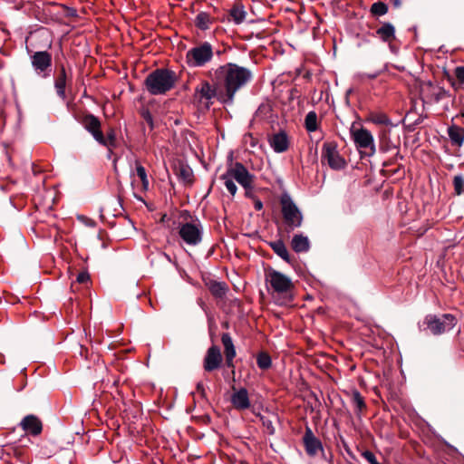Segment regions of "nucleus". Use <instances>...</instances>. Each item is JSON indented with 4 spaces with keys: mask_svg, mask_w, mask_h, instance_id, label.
Returning a JSON list of instances; mask_svg holds the SVG:
<instances>
[{
    "mask_svg": "<svg viewBox=\"0 0 464 464\" xmlns=\"http://www.w3.org/2000/svg\"><path fill=\"white\" fill-rule=\"evenodd\" d=\"M65 10H66V15L67 16H70V17L77 16V13H76V10L74 8L65 6Z\"/></svg>",
    "mask_w": 464,
    "mask_h": 464,
    "instance_id": "de8ad7c7",
    "label": "nucleus"
},
{
    "mask_svg": "<svg viewBox=\"0 0 464 464\" xmlns=\"http://www.w3.org/2000/svg\"><path fill=\"white\" fill-rule=\"evenodd\" d=\"M388 12V5L383 2H376L371 6V13L373 15H384Z\"/></svg>",
    "mask_w": 464,
    "mask_h": 464,
    "instance_id": "c9c22d12",
    "label": "nucleus"
},
{
    "mask_svg": "<svg viewBox=\"0 0 464 464\" xmlns=\"http://www.w3.org/2000/svg\"><path fill=\"white\" fill-rule=\"evenodd\" d=\"M453 186L457 195L462 194L464 187V177L462 175H456L453 178Z\"/></svg>",
    "mask_w": 464,
    "mask_h": 464,
    "instance_id": "e433bc0d",
    "label": "nucleus"
},
{
    "mask_svg": "<svg viewBox=\"0 0 464 464\" xmlns=\"http://www.w3.org/2000/svg\"><path fill=\"white\" fill-rule=\"evenodd\" d=\"M223 362L221 350L218 345H211L203 359V369L207 372L218 370Z\"/></svg>",
    "mask_w": 464,
    "mask_h": 464,
    "instance_id": "ddd939ff",
    "label": "nucleus"
},
{
    "mask_svg": "<svg viewBox=\"0 0 464 464\" xmlns=\"http://www.w3.org/2000/svg\"><path fill=\"white\" fill-rule=\"evenodd\" d=\"M140 114L142 117V119L148 123L150 130L154 129V121L153 117L148 108H141L140 111Z\"/></svg>",
    "mask_w": 464,
    "mask_h": 464,
    "instance_id": "4c0bfd02",
    "label": "nucleus"
},
{
    "mask_svg": "<svg viewBox=\"0 0 464 464\" xmlns=\"http://www.w3.org/2000/svg\"><path fill=\"white\" fill-rule=\"evenodd\" d=\"M254 208L256 210L259 211L263 208V203L260 199L256 198L254 201Z\"/></svg>",
    "mask_w": 464,
    "mask_h": 464,
    "instance_id": "09e8293b",
    "label": "nucleus"
},
{
    "mask_svg": "<svg viewBox=\"0 0 464 464\" xmlns=\"http://www.w3.org/2000/svg\"><path fill=\"white\" fill-rule=\"evenodd\" d=\"M236 356H225V361H226V365L227 368H231L232 369V373L234 374L235 373V371H234V368H235V364H234V358Z\"/></svg>",
    "mask_w": 464,
    "mask_h": 464,
    "instance_id": "49530a36",
    "label": "nucleus"
},
{
    "mask_svg": "<svg viewBox=\"0 0 464 464\" xmlns=\"http://www.w3.org/2000/svg\"><path fill=\"white\" fill-rule=\"evenodd\" d=\"M221 342L224 346L225 356H236V348L233 340L228 333H224L221 336Z\"/></svg>",
    "mask_w": 464,
    "mask_h": 464,
    "instance_id": "c85d7f7f",
    "label": "nucleus"
},
{
    "mask_svg": "<svg viewBox=\"0 0 464 464\" xmlns=\"http://www.w3.org/2000/svg\"><path fill=\"white\" fill-rule=\"evenodd\" d=\"M229 15L237 24H242L246 16V12L241 4H235L229 11Z\"/></svg>",
    "mask_w": 464,
    "mask_h": 464,
    "instance_id": "cd10ccee",
    "label": "nucleus"
},
{
    "mask_svg": "<svg viewBox=\"0 0 464 464\" xmlns=\"http://www.w3.org/2000/svg\"><path fill=\"white\" fill-rule=\"evenodd\" d=\"M369 120L377 125L393 126L390 118L382 112H371Z\"/></svg>",
    "mask_w": 464,
    "mask_h": 464,
    "instance_id": "7c9ffc66",
    "label": "nucleus"
},
{
    "mask_svg": "<svg viewBox=\"0 0 464 464\" xmlns=\"http://www.w3.org/2000/svg\"><path fill=\"white\" fill-rule=\"evenodd\" d=\"M208 290L216 298H223L228 291V285L225 282L210 281L208 284Z\"/></svg>",
    "mask_w": 464,
    "mask_h": 464,
    "instance_id": "a878e982",
    "label": "nucleus"
},
{
    "mask_svg": "<svg viewBox=\"0 0 464 464\" xmlns=\"http://www.w3.org/2000/svg\"><path fill=\"white\" fill-rule=\"evenodd\" d=\"M216 53H217L218 55H221L222 52L218 50V51H217V52H216Z\"/></svg>",
    "mask_w": 464,
    "mask_h": 464,
    "instance_id": "4d7b16f0",
    "label": "nucleus"
},
{
    "mask_svg": "<svg viewBox=\"0 0 464 464\" xmlns=\"http://www.w3.org/2000/svg\"><path fill=\"white\" fill-rule=\"evenodd\" d=\"M174 172L180 181L186 184L192 183L193 171L189 166L179 162L175 165Z\"/></svg>",
    "mask_w": 464,
    "mask_h": 464,
    "instance_id": "5701e85b",
    "label": "nucleus"
},
{
    "mask_svg": "<svg viewBox=\"0 0 464 464\" xmlns=\"http://www.w3.org/2000/svg\"><path fill=\"white\" fill-rule=\"evenodd\" d=\"M397 146L393 144L389 136L388 130H382L379 137V149L382 152H388L392 149H396Z\"/></svg>",
    "mask_w": 464,
    "mask_h": 464,
    "instance_id": "bb28decb",
    "label": "nucleus"
},
{
    "mask_svg": "<svg viewBox=\"0 0 464 464\" xmlns=\"http://www.w3.org/2000/svg\"><path fill=\"white\" fill-rule=\"evenodd\" d=\"M90 281V275L87 271H82L77 275L76 282L79 284H87Z\"/></svg>",
    "mask_w": 464,
    "mask_h": 464,
    "instance_id": "37998d69",
    "label": "nucleus"
},
{
    "mask_svg": "<svg viewBox=\"0 0 464 464\" xmlns=\"http://www.w3.org/2000/svg\"><path fill=\"white\" fill-rule=\"evenodd\" d=\"M310 241L303 234H296L291 240V247L295 253L308 252L310 249Z\"/></svg>",
    "mask_w": 464,
    "mask_h": 464,
    "instance_id": "412c9836",
    "label": "nucleus"
},
{
    "mask_svg": "<svg viewBox=\"0 0 464 464\" xmlns=\"http://www.w3.org/2000/svg\"><path fill=\"white\" fill-rule=\"evenodd\" d=\"M393 2H394L395 5H400V0H393Z\"/></svg>",
    "mask_w": 464,
    "mask_h": 464,
    "instance_id": "6e6d98bb",
    "label": "nucleus"
},
{
    "mask_svg": "<svg viewBox=\"0 0 464 464\" xmlns=\"http://www.w3.org/2000/svg\"><path fill=\"white\" fill-rule=\"evenodd\" d=\"M76 121L93 137L99 144H106L105 136L102 130V123L98 117L83 112L75 115Z\"/></svg>",
    "mask_w": 464,
    "mask_h": 464,
    "instance_id": "423d86ee",
    "label": "nucleus"
},
{
    "mask_svg": "<svg viewBox=\"0 0 464 464\" xmlns=\"http://www.w3.org/2000/svg\"><path fill=\"white\" fill-rule=\"evenodd\" d=\"M266 280L278 294L290 292L294 288V284L288 276L273 268L266 271Z\"/></svg>",
    "mask_w": 464,
    "mask_h": 464,
    "instance_id": "1a4fd4ad",
    "label": "nucleus"
},
{
    "mask_svg": "<svg viewBox=\"0 0 464 464\" xmlns=\"http://www.w3.org/2000/svg\"><path fill=\"white\" fill-rule=\"evenodd\" d=\"M220 179L224 180V184L227 188V189L229 191V193L232 196H235L237 191V187L233 181V178L228 175V172L226 171L223 175L220 176Z\"/></svg>",
    "mask_w": 464,
    "mask_h": 464,
    "instance_id": "72a5a7b5",
    "label": "nucleus"
},
{
    "mask_svg": "<svg viewBox=\"0 0 464 464\" xmlns=\"http://www.w3.org/2000/svg\"><path fill=\"white\" fill-rule=\"evenodd\" d=\"M105 140L107 142H106V144H102V146H105V147H115L116 146V134H115V130L112 128H111L107 131V136L105 137Z\"/></svg>",
    "mask_w": 464,
    "mask_h": 464,
    "instance_id": "58836bf2",
    "label": "nucleus"
},
{
    "mask_svg": "<svg viewBox=\"0 0 464 464\" xmlns=\"http://www.w3.org/2000/svg\"><path fill=\"white\" fill-rule=\"evenodd\" d=\"M253 78L252 72L234 63L218 67L211 74L212 82L223 91L224 103H232L235 94Z\"/></svg>",
    "mask_w": 464,
    "mask_h": 464,
    "instance_id": "f257e3e1",
    "label": "nucleus"
},
{
    "mask_svg": "<svg viewBox=\"0 0 464 464\" xmlns=\"http://www.w3.org/2000/svg\"><path fill=\"white\" fill-rule=\"evenodd\" d=\"M216 22V18L211 16L207 12H199L195 20L194 24L195 26L201 30V31H207L210 28V25L213 24Z\"/></svg>",
    "mask_w": 464,
    "mask_h": 464,
    "instance_id": "4be33fe9",
    "label": "nucleus"
},
{
    "mask_svg": "<svg viewBox=\"0 0 464 464\" xmlns=\"http://www.w3.org/2000/svg\"><path fill=\"white\" fill-rule=\"evenodd\" d=\"M32 65L34 69L38 72H45L50 70L52 65V54L47 51L35 52L31 56Z\"/></svg>",
    "mask_w": 464,
    "mask_h": 464,
    "instance_id": "2eb2a0df",
    "label": "nucleus"
},
{
    "mask_svg": "<svg viewBox=\"0 0 464 464\" xmlns=\"http://www.w3.org/2000/svg\"><path fill=\"white\" fill-rule=\"evenodd\" d=\"M231 403L237 411H245L250 408L251 403L248 398V392L246 388H240L231 396Z\"/></svg>",
    "mask_w": 464,
    "mask_h": 464,
    "instance_id": "a211bd4d",
    "label": "nucleus"
},
{
    "mask_svg": "<svg viewBox=\"0 0 464 464\" xmlns=\"http://www.w3.org/2000/svg\"><path fill=\"white\" fill-rule=\"evenodd\" d=\"M382 73V71H375L373 72H362V73H360L358 76L363 80L365 78L367 79H370V80H374L376 79L380 74Z\"/></svg>",
    "mask_w": 464,
    "mask_h": 464,
    "instance_id": "c03bdc74",
    "label": "nucleus"
},
{
    "mask_svg": "<svg viewBox=\"0 0 464 464\" xmlns=\"http://www.w3.org/2000/svg\"><path fill=\"white\" fill-rule=\"evenodd\" d=\"M58 72L54 78V88L56 90L57 95L62 99H66L65 89L67 86L68 81L72 82V77H68L66 69L63 63H57Z\"/></svg>",
    "mask_w": 464,
    "mask_h": 464,
    "instance_id": "dca6fc26",
    "label": "nucleus"
},
{
    "mask_svg": "<svg viewBox=\"0 0 464 464\" xmlns=\"http://www.w3.org/2000/svg\"><path fill=\"white\" fill-rule=\"evenodd\" d=\"M165 218H166V215H164V216L162 217V219H161V220H162V221H163V220H165Z\"/></svg>",
    "mask_w": 464,
    "mask_h": 464,
    "instance_id": "bf43d9fd",
    "label": "nucleus"
},
{
    "mask_svg": "<svg viewBox=\"0 0 464 464\" xmlns=\"http://www.w3.org/2000/svg\"><path fill=\"white\" fill-rule=\"evenodd\" d=\"M455 77L460 85H464V65L457 66L454 70Z\"/></svg>",
    "mask_w": 464,
    "mask_h": 464,
    "instance_id": "a19ab883",
    "label": "nucleus"
},
{
    "mask_svg": "<svg viewBox=\"0 0 464 464\" xmlns=\"http://www.w3.org/2000/svg\"><path fill=\"white\" fill-rule=\"evenodd\" d=\"M351 134L358 149H364L369 150L361 152L362 158L364 156L371 157L374 155L376 148L374 144L373 136L367 129L362 127L359 130H352Z\"/></svg>",
    "mask_w": 464,
    "mask_h": 464,
    "instance_id": "0eeeda50",
    "label": "nucleus"
},
{
    "mask_svg": "<svg viewBox=\"0 0 464 464\" xmlns=\"http://www.w3.org/2000/svg\"><path fill=\"white\" fill-rule=\"evenodd\" d=\"M362 456L370 463V464H381L371 450H363L362 452Z\"/></svg>",
    "mask_w": 464,
    "mask_h": 464,
    "instance_id": "ea45409f",
    "label": "nucleus"
},
{
    "mask_svg": "<svg viewBox=\"0 0 464 464\" xmlns=\"http://www.w3.org/2000/svg\"><path fill=\"white\" fill-rule=\"evenodd\" d=\"M256 364L259 369L266 371L271 368L272 359L268 353L261 351L256 355Z\"/></svg>",
    "mask_w": 464,
    "mask_h": 464,
    "instance_id": "c756f323",
    "label": "nucleus"
},
{
    "mask_svg": "<svg viewBox=\"0 0 464 464\" xmlns=\"http://www.w3.org/2000/svg\"><path fill=\"white\" fill-rule=\"evenodd\" d=\"M303 443L307 455L314 457L319 450H323L324 447L321 440L316 438L309 426L305 427L303 437Z\"/></svg>",
    "mask_w": 464,
    "mask_h": 464,
    "instance_id": "4468645a",
    "label": "nucleus"
},
{
    "mask_svg": "<svg viewBox=\"0 0 464 464\" xmlns=\"http://www.w3.org/2000/svg\"><path fill=\"white\" fill-rule=\"evenodd\" d=\"M179 237L185 243L197 246L202 241V228L200 225L187 222L179 227Z\"/></svg>",
    "mask_w": 464,
    "mask_h": 464,
    "instance_id": "f8f14e48",
    "label": "nucleus"
},
{
    "mask_svg": "<svg viewBox=\"0 0 464 464\" xmlns=\"http://www.w3.org/2000/svg\"><path fill=\"white\" fill-rule=\"evenodd\" d=\"M248 137L250 139L251 147H255L256 145V140L252 136V134H248Z\"/></svg>",
    "mask_w": 464,
    "mask_h": 464,
    "instance_id": "5fc2aeb1",
    "label": "nucleus"
},
{
    "mask_svg": "<svg viewBox=\"0 0 464 464\" xmlns=\"http://www.w3.org/2000/svg\"><path fill=\"white\" fill-rule=\"evenodd\" d=\"M404 157L398 151L392 158L382 163L383 167H390L394 165L399 160H403Z\"/></svg>",
    "mask_w": 464,
    "mask_h": 464,
    "instance_id": "79ce46f5",
    "label": "nucleus"
},
{
    "mask_svg": "<svg viewBox=\"0 0 464 464\" xmlns=\"http://www.w3.org/2000/svg\"><path fill=\"white\" fill-rule=\"evenodd\" d=\"M401 169H403V166L401 164H399L396 169L390 170V172L392 175H395V174L399 173Z\"/></svg>",
    "mask_w": 464,
    "mask_h": 464,
    "instance_id": "603ef678",
    "label": "nucleus"
},
{
    "mask_svg": "<svg viewBox=\"0 0 464 464\" xmlns=\"http://www.w3.org/2000/svg\"><path fill=\"white\" fill-rule=\"evenodd\" d=\"M423 324L436 335L450 330L456 324V318L450 314H443L442 318L429 314L425 317Z\"/></svg>",
    "mask_w": 464,
    "mask_h": 464,
    "instance_id": "6e6552de",
    "label": "nucleus"
},
{
    "mask_svg": "<svg viewBox=\"0 0 464 464\" xmlns=\"http://www.w3.org/2000/svg\"><path fill=\"white\" fill-rule=\"evenodd\" d=\"M448 135L453 145L461 147L464 142V128L458 125H451L448 128Z\"/></svg>",
    "mask_w": 464,
    "mask_h": 464,
    "instance_id": "b1692460",
    "label": "nucleus"
},
{
    "mask_svg": "<svg viewBox=\"0 0 464 464\" xmlns=\"http://www.w3.org/2000/svg\"><path fill=\"white\" fill-rule=\"evenodd\" d=\"M326 160L329 167L334 170H340L345 168L344 159L337 151V146L334 142H325L322 149V161Z\"/></svg>",
    "mask_w": 464,
    "mask_h": 464,
    "instance_id": "9d476101",
    "label": "nucleus"
},
{
    "mask_svg": "<svg viewBox=\"0 0 464 464\" xmlns=\"http://www.w3.org/2000/svg\"><path fill=\"white\" fill-rule=\"evenodd\" d=\"M269 246L273 249V251L280 256L284 261H285L288 264H293L295 259L294 257L289 254L285 244L283 240L278 239L276 241L268 242Z\"/></svg>",
    "mask_w": 464,
    "mask_h": 464,
    "instance_id": "aec40b11",
    "label": "nucleus"
},
{
    "mask_svg": "<svg viewBox=\"0 0 464 464\" xmlns=\"http://www.w3.org/2000/svg\"><path fill=\"white\" fill-rule=\"evenodd\" d=\"M11 203L13 204V206L17 208V209H21L24 208V200L21 198L20 202H18L17 204L14 202V199L11 198Z\"/></svg>",
    "mask_w": 464,
    "mask_h": 464,
    "instance_id": "8fccbe9b",
    "label": "nucleus"
},
{
    "mask_svg": "<svg viewBox=\"0 0 464 464\" xmlns=\"http://www.w3.org/2000/svg\"><path fill=\"white\" fill-rule=\"evenodd\" d=\"M228 175L235 179L244 188L248 189L253 186L255 176L241 163L236 162L227 169Z\"/></svg>",
    "mask_w": 464,
    "mask_h": 464,
    "instance_id": "9b49d317",
    "label": "nucleus"
},
{
    "mask_svg": "<svg viewBox=\"0 0 464 464\" xmlns=\"http://www.w3.org/2000/svg\"><path fill=\"white\" fill-rule=\"evenodd\" d=\"M304 127L307 131H315L318 128L317 114L315 111H309L304 119Z\"/></svg>",
    "mask_w": 464,
    "mask_h": 464,
    "instance_id": "2f4dec72",
    "label": "nucleus"
},
{
    "mask_svg": "<svg viewBox=\"0 0 464 464\" xmlns=\"http://www.w3.org/2000/svg\"><path fill=\"white\" fill-rule=\"evenodd\" d=\"M20 426L25 432L33 436L40 435L43 430V423L41 420L33 414L26 415L22 420Z\"/></svg>",
    "mask_w": 464,
    "mask_h": 464,
    "instance_id": "f3484780",
    "label": "nucleus"
},
{
    "mask_svg": "<svg viewBox=\"0 0 464 464\" xmlns=\"http://www.w3.org/2000/svg\"><path fill=\"white\" fill-rule=\"evenodd\" d=\"M196 390L202 399H207L206 390L204 384L201 382L197 383Z\"/></svg>",
    "mask_w": 464,
    "mask_h": 464,
    "instance_id": "a18cd8bd",
    "label": "nucleus"
},
{
    "mask_svg": "<svg viewBox=\"0 0 464 464\" xmlns=\"http://www.w3.org/2000/svg\"><path fill=\"white\" fill-rule=\"evenodd\" d=\"M166 256H167V259H169V261H171L170 257H169L168 255H166Z\"/></svg>",
    "mask_w": 464,
    "mask_h": 464,
    "instance_id": "13d9d810",
    "label": "nucleus"
},
{
    "mask_svg": "<svg viewBox=\"0 0 464 464\" xmlns=\"http://www.w3.org/2000/svg\"><path fill=\"white\" fill-rule=\"evenodd\" d=\"M376 34L383 42L391 43L395 39V28L391 23H384L376 30Z\"/></svg>",
    "mask_w": 464,
    "mask_h": 464,
    "instance_id": "393cba45",
    "label": "nucleus"
},
{
    "mask_svg": "<svg viewBox=\"0 0 464 464\" xmlns=\"http://www.w3.org/2000/svg\"><path fill=\"white\" fill-rule=\"evenodd\" d=\"M213 56L212 44L208 42H201L187 52L186 60L189 66L203 67L211 62Z\"/></svg>",
    "mask_w": 464,
    "mask_h": 464,
    "instance_id": "39448f33",
    "label": "nucleus"
},
{
    "mask_svg": "<svg viewBox=\"0 0 464 464\" xmlns=\"http://www.w3.org/2000/svg\"><path fill=\"white\" fill-rule=\"evenodd\" d=\"M269 144L273 148V150L277 153L286 151L289 147V140L286 132L281 130L278 133L273 134L269 138Z\"/></svg>",
    "mask_w": 464,
    "mask_h": 464,
    "instance_id": "6ab92c4d",
    "label": "nucleus"
},
{
    "mask_svg": "<svg viewBox=\"0 0 464 464\" xmlns=\"http://www.w3.org/2000/svg\"><path fill=\"white\" fill-rule=\"evenodd\" d=\"M176 82L175 72L166 68H158L146 76L144 85L151 95H163L174 88Z\"/></svg>",
    "mask_w": 464,
    "mask_h": 464,
    "instance_id": "f03ea898",
    "label": "nucleus"
},
{
    "mask_svg": "<svg viewBox=\"0 0 464 464\" xmlns=\"http://www.w3.org/2000/svg\"><path fill=\"white\" fill-rule=\"evenodd\" d=\"M266 428H267V430H268L269 434H274V432H275V428H274V426H273V424H272V422H271V421H268V422L266 423Z\"/></svg>",
    "mask_w": 464,
    "mask_h": 464,
    "instance_id": "864d4df0",
    "label": "nucleus"
},
{
    "mask_svg": "<svg viewBox=\"0 0 464 464\" xmlns=\"http://www.w3.org/2000/svg\"><path fill=\"white\" fill-rule=\"evenodd\" d=\"M281 212L285 224V231L290 232L302 226L303 215L288 194L280 198Z\"/></svg>",
    "mask_w": 464,
    "mask_h": 464,
    "instance_id": "20e7f679",
    "label": "nucleus"
},
{
    "mask_svg": "<svg viewBox=\"0 0 464 464\" xmlns=\"http://www.w3.org/2000/svg\"><path fill=\"white\" fill-rule=\"evenodd\" d=\"M136 173H137V176L141 180L143 189L147 190L149 188V179L147 177L146 169L139 162H136Z\"/></svg>",
    "mask_w": 464,
    "mask_h": 464,
    "instance_id": "f704fd0d",
    "label": "nucleus"
},
{
    "mask_svg": "<svg viewBox=\"0 0 464 464\" xmlns=\"http://www.w3.org/2000/svg\"><path fill=\"white\" fill-rule=\"evenodd\" d=\"M352 401L357 409V415H359L362 411L366 410V403L364 401V398L357 390H354L352 393Z\"/></svg>",
    "mask_w": 464,
    "mask_h": 464,
    "instance_id": "473e14b6",
    "label": "nucleus"
},
{
    "mask_svg": "<svg viewBox=\"0 0 464 464\" xmlns=\"http://www.w3.org/2000/svg\"><path fill=\"white\" fill-rule=\"evenodd\" d=\"M32 171H33L34 175H37V174L41 173L43 171V169L38 168L35 163H33L32 164Z\"/></svg>",
    "mask_w": 464,
    "mask_h": 464,
    "instance_id": "3c124183",
    "label": "nucleus"
},
{
    "mask_svg": "<svg viewBox=\"0 0 464 464\" xmlns=\"http://www.w3.org/2000/svg\"><path fill=\"white\" fill-rule=\"evenodd\" d=\"M217 98L224 103L223 91L220 87L217 86L214 82L211 84L208 81H201L195 88L193 94V103L198 108L202 107L205 110H209L213 104V99Z\"/></svg>",
    "mask_w": 464,
    "mask_h": 464,
    "instance_id": "7ed1b4c3",
    "label": "nucleus"
}]
</instances>
